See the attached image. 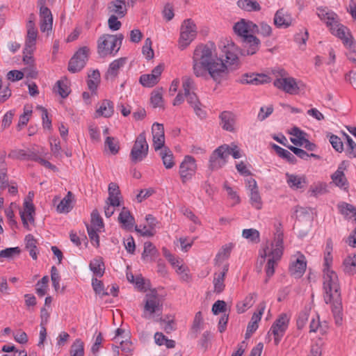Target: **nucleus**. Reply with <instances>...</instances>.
<instances>
[{
    "label": "nucleus",
    "mask_w": 356,
    "mask_h": 356,
    "mask_svg": "<svg viewBox=\"0 0 356 356\" xmlns=\"http://www.w3.org/2000/svg\"><path fill=\"white\" fill-rule=\"evenodd\" d=\"M71 356H84L83 342L77 339L71 346Z\"/></svg>",
    "instance_id": "nucleus-45"
},
{
    "label": "nucleus",
    "mask_w": 356,
    "mask_h": 356,
    "mask_svg": "<svg viewBox=\"0 0 356 356\" xmlns=\"http://www.w3.org/2000/svg\"><path fill=\"white\" fill-rule=\"evenodd\" d=\"M292 19L290 15L283 8L278 10L274 17V24L278 27H289L291 24Z\"/></svg>",
    "instance_id": "nucleus-25"
},
{
    "label": "nucleus",
    "mask_w": 356,
    "mask_h": 356,
    "mask_svg": "<svg viewBox=\"0 0 356 356\" xmlns=\"http://www.w3.org/2000/svg\"><path fill=\"white\" fill-rule=\"evenodd\" d=\"M318 16L326 23L327 26L330 27V29H333L334 31V24H337L338 22V16L335 13L325 8H318Z\"/></svg>",
    "instance_id": "nucleus-24"
},
{
    "label": "nucleus",
    "mask_w": 356,
    "mask_h": 356,
    "mask_svg": "<svg viewBox=\"0 0 356 356\" xmlns=\"http://www.w3.org/2000/svg\"><path fill=\"white\" fill-rule=\"evenodd\" d=\"M229 269V265L225 264L223 266L222 271L218 274H215L213 279L214 292L220 293L225 289V285L224 284L226 274Z\"/></svg>",
    "instance_id": "nucleus-27"
},
{
    "label": "nucleus",
    "mask_w": 356,
    "mask_h": 356,
    "mask_svg": "<svg viewBox=\"0 0 356 356\" xmlns=\"http://www.w3.org/2000/svg\"><path fill=\"white\" fill-rule=\"evenodd\" d=\"M287 148L299 158L303 160H308L309 154L306 151L293 145L287 146Z\"/></svg>",
    "instance_id": "nucleus-64"
},
{
    "label": "nucleus",
    "mask_w": 356,
    "mask_h": 356,
    "mask_svg": "<svg viewBox=\"0 0 356 356\" xmlns=\"http://www.w3.org/2000/svg\"><path fill=\"white\" fill-rule=\"evenodd\" d=\"M308 318L309 311L307 309H305L299 314L297 319L298 329L301 330L305 326L306 322L308 321Z\"/></svg>",
    "instance_id": "nucleus-59"
},
{
    "label": "nucleus",
    "mask_w": 356,
    "mask_h": 356,
    "mask_svg": "<svg viewBox=\"0 0 356 356\" xmlns=\"http://www.w3.org/2000/svg\"><path fill=\"white\" fill-rule=\"evenodd\" d=\"M343 271L349 275L356 273V254L347 257L343 263Z\"/></svg>",
    "instance_id": "nucleus-39"
},
{
    "label": "nucleus",
    "mask_w": 356,
    "mask_h": 356,
    "mask_svg": "<svg viewBox=\"0 0 356 356\" xmlns=\"http://www.w3.org/2000/svg\"><path fill=\"white\" fill-rule=\"evenodd\" d=\"M221 124L222 128L229 131H234V124L235 123L234 115L229 111H223L220 115Z\"/></svg>",
    "instance_id": "nucleus-29"
},
{
    "label": "nucleus",
    "mask_w": 356,
    "mask_h": 356,
    "mask_svg": "<svg viewBox=\"0 0 356 356\" xmlns=\"http://www.w3.org/2000/svg\"><path fill=\"white\" fill-rule=\"evenodd\" d=\"M150 99L154 108L163 106L162 93L159 90L153 91L152 92Z\"/></svg>",
    "instance_id": "nucleus-54"
},
{
    "label": "nucleus",
    "mask_w": 356,
    "mask_h": 356,
    "mask_svg": "<svg viewBox=\"0 0 356 356\" xmlns=\"http://www.w3.org/2000/svg\"><path fill=\"white\" fill-rule=\"evenodd\" d=\"M235 29L240 33H258L264 37H268L272 33V28L265 22L259 23V25L254 22L241 19L235 24Z\"/></svg>",
    "instance_id": "nucleus-5"
},
{
    "label": "nucleus",
    "mask_w": 356,
    "mask_h": 356,
    "mask_svg": "<svg viewBox=\"0 0 356 356\" xmlns=\"http://www.w3.org/2000/svg\"><path fill=\"white\" fill-rule=\"evenodd\" d=\"M346 153L348 157L350 159L356 157V143L353 140L352 138H348V141H347V148Z\"/></svg>",
    "instance_id": "nucleus-58"
},
{
    "label": "nucleus",
    "mask_w": 356,
    "mask_h": 356,
    "mask_svg": "<svg viewBox=\"0 0 356 356\" xmlns=\"http://www.w3.org/2000/svg\"><path fill=\"white\" fill-rule=\"evenodd\" d=\"M124 35L104 34L97 40V52L100 57L115 55L120 49Z\"/></svg>",
    "instance_id": "nucleus-2"
},
{
    "label": "nucleus",
    "mask_w": 356,
    "mask_h": 356,
    "mask_svg": "<svg viewBox=\"0 0 356 356\" xmlns=\"http://www.w3.org/2000/svg\"><path fill=\"white\" fill-rule=\"evenodd\" d=\"M250 203L257 209L262 208V201L260 194L258 191H253L250 192Z\"/></svg>",
    "instance_id": "nucleus-53"
},
{
    "label": "nucleus",
    "mask_w": 356,
    "mask_h": 356,
    "mask_svg": "<svg viewBox=\"0 0 356 356\" xmlns=\"http://www.w3.org/2000/svg\"><path fill=\"white\" fill-rule=\"evenodd\" d=\"M126 62L125 58H120L113 60L108 67V69L105 74V79H114L118 74L119 70L122 67Z\"/></svg>",
    "instance_id": "nucleus-26"
},
{
    "label": "nucleus",
    "mask_w": 356,
    "mask_h": 356,
    "mask_svg": "<svg viewBox=\"0 0 356 356\" xmlns=\"http://www.w3.org/2000/svg\"><path fill=\"white\" fill-rule=\"evenodd\" d=\"M256 296L257 293H250L248 296H246L243 302V309H241L240 304H238L236 305L238 313H243L248 308L251 307L254 302V299L256 298Z\"/></svg>",
    "instance_id": "nucleus-47"
},
{
    "label": "nucleus",
    "mask_w": 356,
    "mask_h": 356,
    "mask_svg": "<svg viewBox=\"0 0 356 356\" xmlns=\"http://www.w3.org/2000/svg\"><path fill=\"white\" fill-rule=\"evenodd\" d=\"M92 285L97 294H102V296L109 295L107 291H104V284L101 280H99L97 278H93L92 280Z\"/></svg>",
    "instance_id": "nucleus-55"
},
{
    "label": "nucleus",
    "mask_w": 356,
    "mask_h": 356,
    "mask_svg": "<svg viewBox=\"0 0 356 356\" xmlns=\"http://www.w3.org/2000/svg\"><path fill=\"white\" fill-rule=\"evenodd\" d=\"M233 29L235 33L241 37L242 40L243 48L241 49L240 54L242 56H250L256 54L260 47L261 42L259 39L252 33H240L235 29V25Z\"/></svg>",
    "instance_id": "nucleus-7"
},
{
    "label": "nucleus",
    "mask_w": 356,
    "mask_h": 356,
    "mask_svg": "<svg viewBox=\"0 0 356 356\" xmlns=\"http://www.w3.org/2000/svg\"><path fill=\"white\" fill-rule=\"evenodd\" d=\"M193 63V73L197 77L207 79L209 76L217 83L226 80L229 73L224 60L218 57L216 45L212 42L200 44L195 48Z\"/></svg>",
    "instance_id": "nucleus-1"
},
{
    "label": "nucleus",
    "mask_w": 356,
    "mask_h": 356,
    "mask_svg": "<svg viewBox=\"0 0 356 356\" xmlns=\"http://www.w3.org/2000/svg\"><path fill=\"white\" fill-rule=\"evenodd\" d=\"M272 147L280 157L286 159L289 163L291 164H296L297 163L296 156L289 151L283 149L276 144H273Z\"/></svg>",
    "instance_id": "nucleus-35"
},
{
    "label": "nucleus",
    "mask_w": 356,
    "mask_h": 356,
    "mask_svg": "<svg viewBox=\"0 0 356 356\" xmlns=\"http://www.w3.org/2000/svg\"><path fill=\"white\" fill-rule=\"evenodd\" d=\"M334 31L333 29H330L332 34L337 35L338 38L343 40V43L350 49L355 51V44L353 42V37L348 29L343 25L337 22V24H334Z\"/></svg>",
    "instance_id": "nucleus-15"
},
{
    "label": "nucleus",
    "mask_w": 356,
    "mask_h": 356,
    "mask_svg": "<svg viewBox=\"0 0 356 356\" xmlns=\"http://www.w3.org/2000/svg\"><path fill=\"white\" fill-rule=\"evenodd\" d=\"M56 85L58 87V90H57L58 93L63 98H66L70 92L69 87L65 83H64L62 81H58L56 82Z\"/></svg>",
    "instance_id": "nucleus-61"
},
{
    "label": "nucleus",
    "mask_w": 356,
    "mask_h": 356,
    "mask_svg": "<svg viewBox=\"0 0 356 356\" xmlns=\"http://www.w3.org/2000/svg\"><path fill=\"white\" fill-rule=\"evenodd\" d=\"M74 197L73 193L71 191H68L66 196L57 205L56 210L58 213H68L72 209L71 205L72 198Z\"/></svg>",
    "instance_id": "nucleus-34"
},
{
    "label": "nucleus",
    "mask_w": 356,
    "mask_h": 356,
    "mask_svg": "<svg viewBox=\"0 0 356 356\" xmlns=\"http://www.w3.org/2000/svg\"><path fill=\"white\" fill-rule=\"evenodd\" d=\"M139 81L143 86L150 88L155 86L159 80L154 74H148L141 75Z\"/></svg>",
    "instance_id": "nucleus-46"
},
{
    "label": "nucleus",
    "mask_w": 356,
    "mask_h": 356,
    "mask_svg": "<svg viewBox=\"0 0 356 356\" xmlns=\"http://www.w3.org/2000/svg\"><path fill=\"white\" fill-rule=\"evenodd\" d=\"M239 49L233 42L225 45L222 49V52L225 54V61L229 65L238 64V55L240 53Z\"/></svg>",
    "instance_id": "nucleus-18"
},
{
    "label": "nucleus",
    "mask_w": 356,
    "mask_h": 356,
    "mask_svg": "<svg viewBox=\"0 0 356 356\" xmlns=\"http://www.w3.org/2000/svg\"><path fill=\"white\" fill-rule=\"evenodd\" d=\"M229 156L228 145H220L210 156L209 169L211 171L219 170L225 165Z\"/></svg>",
    "instance_id": "nucleus-9"
},
{
    "label": "nucleus",
    "mask_w": 356,
    "mask_h": 356,
    "mask_svg": "<svg viewBox=\"0 0 356 356\" xmlns=\"http://www.w3.org/2000/svg\"><path fill=\"white\" fill-rule=\"evenodd\" d=\"M118 16L115 15H111L108 20V27L111 30L118 31L120 29L122 24L118 19Z\"/></svg>",
    "instance_id": "nucleus-60"
},
{
    "label": "nucleus",
    "mask_w": 356,
    "mask_h": 356,
    "mask_svg": "<svg viewBox=\"0 0 356 356\" xmlns=\"http://www.w3.org/2000/svg\"><path fill=\"white\" fill-rule=\"evenodd\" d=\"M159 254L156 246L150 241L144 243V250L142 253V259L152 261Z\"/></svg>",
    "instance_id": "nucleus-33"
},
{
    "label": "nucleus",
    "mask_w": 356,
    "mask_h": 356,
    "mask_svg": "<svg viewBox=\"0 0 356 356\" xmlns=\"http://www.w3.org/2000/svg\"><path fill=\"white\" fill-rule=\"evenodd\" d=\"M89 49L86 47L80 48L71 58L68 63V70L72 73L81 71L88 60Z\"/></svg>",
    "instance_id": "nucleus-10"
},
{
    "label": "nucleus",
    "mask_w": 356,
    "mask_h": 356,
    "mask_svg": "<svg viewBox=\"0 0 356 356\" xmlns=\"http://www.w3.org/2000/svg\"><path fill=\"white\" fill-rule=\"evenodd\" d=\"M339 208L343 215L348 216L349 214H352L351 216L354 217L356 220V209L354 206L348 203L343 202L341 204L339 205Z\"/></svg>",
    "instance_id": "nucleus-51"
},
{
    "label": "nucleus",
    "mask_w": 356,
    "mask_h": 356,
    "mask_svg": "<svg viewBox=\"0 0 356 356\" xmlns=\"http://www.w3.org/2000/svg\"><path fill=\"white\" fill-rule=\"evenodd\" d=\"M24 211L20 212V217L24 227L29 229L28 220L31 223L34 222L33 214L35 213V207L33 203L25 201L24 203Z\"/></svg>",
    "instance_id": "nucleus-22"
},
{
    "label": "nucleus",
    "mask_w": 356,
    "mask_h": 356,
    "mask_svg": "<svg viewBox=\"0 0 356 356\" xmlns=\"http://www.w3.org/2000/svg\"><path fill=\"white\" fill-rule=\"evenodd\" d=\"M232 248V243L223 245L216 257V262H222L227 259L229 257Z\"/></svg>",
    "instance_id": "nucleus-43"
},
{
    "label": "nucleus",
    "mask_w": 356,
    "mask_h": 356,
    "mask_svg": "<svg viewBox=\"0 0 356 356\" xmlns=\"http://www.w3.org/2000/svg\"><path fill=\"white\" fill-rule=\"evenodd\" d=\"M289 323V318L285 313L281 314L279 317L273 323L270 331L274 336L275 345L280 343L285 331L287 330Z\"/></svg>",
    "instance_id": "nucleus-11"
},
{
    "label": "nucleus",
    "mask_w": 356,
    "mask_h": 356,
    "mask_svg": "<svg viewBox=\"0 0 356 356\" xmlns=\"http://www.w3.org/2000/svg\"><path fill=\"white\" fill-rule=\"evenodd\" d=\"M323 289L325 302L330 303L334 296H340V286L337 273L332 270H323Z\"/></svg>",
    "instance_id": "nucleus-4"
},
{
    "label": "nucleus",
    "mask_w": 356,
    "mask_h": 356,
    "mask_svg": "<svg viewBox=\"0 0 356 356\" xmlns=\"http://www.w3.org/2000/svg\"><path fill=\"white\" fill-rule=\"evenodd\" d=\"M197 169L195 159L191 156H186L179 166V175L182 183L192 179Z\"/></svg>",
    "instance_id": "nucleus-12"
},
{
    "label": "nucleus",
    "mask_w": 356,
    "mask_h": 356,
    "mask_svg": "<svg viewBox=\"0 0 356 356\" xmlns=\"http://www.w3.org/2000/svg\"><path fill=\"white\" fill-rule=\"evenodd\" d=\"M45 0H38L40 6V27L42 32L51 31L53 17L51 10L44 6Z\"/></svg>",
    "instance_id": "nucleus-14"
},
{
    "label": "nucleus",
    "mask_w": 356,
    "mask_h": 356,
    "mask_svg": "<svg viewBox=\"0 0 356 356\" xmlns=\"http://www.w3.org/2000/svg\"><path fill=\"white\" fill-rule=\"evenodd\" d=\"M227 304L224 300H217L212 306V312L214 315L224 312L226 310Z\"/></svg>",
    "instance_id": "nucleus-62"
},
{
    "label": "nucleus",
    "mask_w": 356,
    "mask_h": 356,
    "mask_svg": "<svg viewBox=\"0 0 356 356\" xmlns=\"http://www.w3.org/2000/svg\"><path fill=\"white\" fill-rule=\"evenodd\" d=\"M114 113L113 103L108 99H104L102 101L99 108L96 111V113L99 116H103L104 118H110Z\"/></svg>",
    "instance_id": "nucleus-30"
},
{
    "label": "nucleus",
    "mask_w": 356,
    "mask_h": 356,
    "mask_svg": "<svg viewBox=\"0 0 356 356\" xmlns=\"http://www.w3.org/2000/svg\"><path fill=\"white\" fill-rule=\"evenodd\" d=\"M161 306L159 305V300L157 298V293L155 291L147 293L145 296V304L144 310L148 312L150 314L156 313L160 310Z\"/></svg>",
    "instance_id": "nucleus-20"
},
{
    "label": "nucleus",
    "mask_w": 356,
    "mask_h": 356,
    "mask_svg": "<svg viewBox=\"0 0 356 356\" xmlns=\"http://www.w3.org/2000/svg\"><path fill=\"white\" fill-rule=\"evenodd\" d=\"M153 145L155 151L165 147L164 127L163 124L155 122L152 125Z\"/></svg>",
    "instance_id": "nucleus-17"
},
{
    "label": "nucleus",
    "mask_w": 356,
    "mask_h": 356,
    "mask_svg": "<svg viewBox=\"0 0 356 356\" xmlns=\"http://www.w3.org/2000/svg\"><path fill=\"white\" fill-rule=\"evenodd\" d=\"M37 108L41 110L42 112V120L44 128L51 129V120L49 118L47 110L45 108L42 107V106H37Z\"/></svg>",
    "instance_id": "nucleus-57"
},
{
    "label": "nucleus",
    "mask_w": 356,
    "mask_h": 356,
    "mask_svg": "<svg viewBox=\"0 0 356 356\" xmlns=\"http://www.w3.org/2000/svg\"><path fill=\"white\" fill-rule=\"evenodd\" d=\"M104 145L105 147H107L113 155L117 154L120 150L119 142L114 137H106Z\"/></svg>",
    "instance_id": "nucleus-44"
},
{
    "label": "nucleus",
    "mask_w": 356,
    "mask_h": 356,
    "mask_svg": "<svg viewBox=\"0 0 356 356\" xmlns=\"http://www.w3.org/2000/svg\"><path fill=\"white\" fill-rule=\"evenodd\" d=\"M161 152V156L163 160V163L167 169H170L175 165L174 157L172 151L168 147H163Z\"/></svg>",
    "instance_id": "nucleus-40"
},
{
    "label": "nucleus",
    "mask_w": 356,
    "mask_h": 356,
    "mask_svg": "<svg viewBox=\"0 0 356 356\" xmlns=\"http://www.w3.org/2000/svg\"><path fill=\"white\" fill-rule=\"evenodd\" d=\"M331 178L333 182L340 188L347 184V179L343 173V168L341 165L339 166L336 172L332 175Z\"/></svg>",
    "instance_id": "nucleus-41"
},
{
    "label": "nucleus",
    "mask_w": 356,
    "mask_h": 356,
    "mask_svg": "<svg viewBox=\"0 0 356 356\" xmlns=\"http://www.w3.org/2000/svg\"><path fill=\"white\" fill-rule=\"evenodd\" d=\"M88 79L87 85L88 89L91 91L92 95L97 94V89L100 83V73L98 70H92L90 74H88Z\"/></svg>",
    "instance_id": "nucleus-31"
},
{
    "label": "nucleus",
    "mask_w": 356,
    "mask_h": 356,
    "mask_svg": "<svg viewBox=\"0 0 356 356\" xmlns=\"http://www.w3.org/2000/svg\"><path fill=\"white\" fill-rule=\"evenodd\" d=\"M149 145L146 140L145 134H140L136 138L130 152V159L134 164L143 161L148 154Z\"/></svg>",
    "instance_id": "nucleus-6"
},
{
    "label": "nucleus",
    "mask_w": 356,
    "mask_h": 356,
    "mask_svg": "<svg viewBox=\"0 0 356 356\" xmlns=\"http://www.w3.org/2000/svg\"><path fill=\"white\" fill-rule=\"evenodd\" d=\"M242 236L254 243H258L259 241V232L255 229H243Z\"/></svg>",
    "instance_id": "nucleus-49"
},
{
    "label": "nucleus",
    "mask_w": 356,
    "mask_h": 356,
    "mask_svg": "<svg viewBox=\"0 0 356 356\" xmlns=\"http://www.w3.org/2000/svg\"><path fill=\"white\" fill-rule=\"evenodd\" d=\"M21 250L19 247L8 248L0 251V257L12 259L16 255H19Z\"/></svg>",
    "instance_id": "nucleus-50"
},
{
    "label": "nucleus",
    "mask_w": 356,
    "mask_h": 356,
    "mask_svg": "<svg viewBox=\"0 0 356 356\" xmlns=\"http://www.w3.org/2000/svg\"><path fill=\"white\" fill-rule=\"evenodd\" d=\"M182 88L187 102L193 107L195 114L201 118L206 116V113L202 109V104L196 93L191 92L194 88V81L191 77L184 76L182 79Z\"/></svg>",
    "instance_id": "nucleus-3"
},
{
    "label": "nucleus",
    "mask_w": 356,
    "mask_h": 356,
    "mask_svg": "<svg viewBox=\"0 0 356 356\" xmlns=\"http://www.w3.org/2000/svg\"><path fill=\"white\" fill-rule=\"evenodd\" d=\"M307 267L305 257L303 254L297 258L296 261L293 262L290 267L289 271L296 278H300L305 273Z\"/></svg>",
    "instance_id": "nucleus-19"
},
{
    "label": "nucleus",
    "mask_w": 356,
    "mask_h": 356,
    "mask_svg": "<svg viewBox=\"0 0 356 356\" xmlns=\"http://www.w3.org/2000/svg\"><path fill=\"white\" fill-rule=\"evenodd\" d=\"M89 266L96 276L101 277L104 275L105 267L102 257L94 259L90 261Z\"/></svg>",
    "instance_id": "nucleus-36"
},
{
    "label": "nucleus",
    "mask_w": 356,
    "mask_h": 356,
    "mask_svg": "<svg viewBox=\"0 0 356 356\" xmlns=\"http://www.w3.org/2000/svg\"><path fill=\"white\" fill-rule=\"evenodd\" d=\"M107 9L109 13H113V15L118 16L120 18L124 17L127 13L126 1L124 0H114L109 2Z\"/></svg>",
    "instance_id": "nucleus-21"
},
{
    "label": "nucleus",
    "mask_w": 356,
    "mask_h": 356,
    "mask_svg": "<svg viewBox=\"0 0 356 356\" xmlns=\"http://www.w3.org/2000/svg\"><path fill=\"white\" fill-rule=\"evenodd\" d=\"M327 136L330 137L329 141L337 152L341 153L343 151V144L339 137L332 134H328Z\"/></svg>",
    "instance_id": "nucleus-48"
},
{
    "label": "nucleus",
    "mask_w": 356,
    "mask_h": 356,
    "mask_svg": "<svg viewBox=\"0 0 356 356\" xmlns=\"http://www.w3.org/2000/svg\"><path fill=\"white\" fill-rule=\"evenodd\" d=\"M118 221L122 224V227L124 229L131 230L135 223V219L129 210L123 207L118 216Z\"/></svg>",
    "instance_id": "nucleus-23"
},
{
    "label": "nucleus",
    "mask_w": 356,
    "mask_h": 356,
    "mask_svg": "<svg viewBox=\"0 0 356 356\" xmlns=\"http://www.w3.org/2000/svg\"><path fill=\"white\" fill-rule=\"evenodd\" d=\"M288 177L287 183L291 188H296V189L302 188L303 187L302 184L306 182L304 177H298L295 175L286 174Z\"/></svg>",
    "instance_id": "nucleus-42"
},
{
    "label": "nucleus",
    "mask_w": 356,
    "mask_h": 356,
    "mask_svg": "<svg viewBox=\"0 0 356 356\" xmlns=\"http://www.w3.org/2000/svg\"><path fill=\"white\" fill-rule=\"evenodd\" d=\"M91 223L93 226L99 228L104 227L102 218L97 209H94L91 213Z\"/></svg>",
    "instance_id": "nucleus-56"
},
{
    "label": "nucleus",
    "mask_w": 356,
    "mask_h": 356,
    "mask_svg": "<svg viewBox=\"0 0 356 356\" xmlns=\"http://www.w3.org/2000/svg\"><path fill=\"white\" fill-rule=\"evenodd\" d=\"M273 84L277 88L290 95H296L300 90V86L293 77L276 79Z\"/></svg>",
    "instance_id": "nucleus-13"
},
{
    "label": "nucleus",
    "mask_w": 356,
    "mask_h": 356,
    "mask_svg": "<svg viewBox=\"0 0 356 356\" xmlns=\"http://www.w3.org/2000/svg\"><path fill=\"white\" fill-rule=\"evenodd\" d=\"M271 79L265 74L246 73L242 75L239 83L241 84L260 85L270 82Z\"/></svg>",
    "instance_id": "nucleus-16"
},
{
    "label": "nucleus",
    "mask_w": 356,
    "mask_h": 356,
    "mask_svg": "<svg viewBox=\"0 0 356 356\" xmlns=\"http://www.w3.org/2000/svg\"><path fill=\"white\" fill-rule=\"evenodd\" d=\"M197 34L195 24L191 19L184 21L181 26L179 46L181 49H184L195 39Z\"/></svg>",
    "instance_id": "nucleus-8"
},
{
    "label": "nucleus",
    "mask_w": 356,
    "mask_h": 356,
    "mask_svg": "<svg viewBox=\"0 0 356 356\" xmlns=\"http://www.w3.org/2000/svg\"><path fill=\"white\" fill-rule=\"evenodd\" d=\"M36 154V152L31 149L27 151L24 149H15L12 150L8 156L14 159L34 161Z\"/></svg>",
    "instance_id": "nucleus-28"
},
{
    "label": "nucleus",
    "mask_w": 356,
    "mask_h": 356,
    "mask_svg": "<svg viewBox=\"0 0 356 356\" xmlns=\"http://www.w3.org/2000/svg\"><path fill=\"white\" fill-rule=\"evenodd\" d=\"M237 6L248 12L259 11L261 8L256 0H238Z\"/></svg>",
    "instance_id": "nucleus-37"
},
{
    "label": "nucleus",
    "mask_w": 356,
    "mask_h": 356,
    "mask_svg": "<svg viewBox=\"0 0 356 356\" xmlns=\"http://www.w3.org/2000/svg\"><path fill=\"white\" fill-rule=\"evenodd\" d=\"M87 231L91 242H95V245L98 247L99 245V236L97 232V230L87 225Z\"/></svg>",
    "instance_id": "nucleus-63"
},
{
    "label": "nucleus",
    "mask_w": 356,
    "mask_h": 356,
    "mask_svg": "<svg viewBox=\"0 0 356 356\" xmlns=\"http://www.w3.org/2000/svg\"><path fill=\"white\" fill-rule=\"evenodd\" d=\"M38 36L37 29L27 31V35L25 42V49L24 53L26 51L31 54L33 52V47L35 44V40Z\"/></svg>",
    "instance_id": "nucleus-38"
},
{
    "label": "nucleus",
    "mask_w": 356,
    "mask_h": 356,
    "mask_svg": "<svg viewBox=\"0 0 356 356\" xmlns=\"http://www.w3.org/2000/svg\"><path fill=\"white\" fill-rule=\"evenodd\" d=\"M152 42L151 39L149 38H147L145 40V44L142 49L143 54L145 56L147 60L152 59L154 56V50L152 48Z\"/></svg>",
    "instance_id": "nucleus-52"
},
{
    "label": "nucleus",
    "mask_w": 356,
    "mask_h": 356,
    "mask_svg": "<svg viewBox=\"0 0 356 356\" xmlns=\"http://www.w3.org/2000/svg\"><path fill=\"white\" fill-rule=\"evenodd\" d=\"M332 312L333 313L334 317L335 318L336 323L341 324L342 321L341 316V311H342V304L341 300V296L337 297L334 296V298H332Z\"/></svg>",
    "instance_id": "nucleus-32"
}]
</instances>
